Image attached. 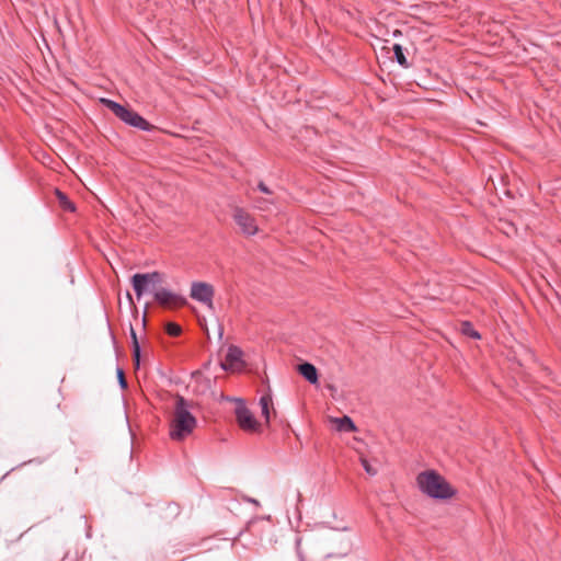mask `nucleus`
<instances>
[{
	"label": "nucleus",
	"instance_id": "nucleus-12",
	"mask_svg": "<svg viewBox=\"0 0 561 561\" xmlns=\"http://www.w3.org/2000/svg\"><path fill=\"white\" fill-rule=\"evenodd\" d=\"M130 337L133 343V360L136 368L140 366V345L137 339V333L134 328L130 325Z\"/></svg>",
	"mask_w": 561,
	"mask_h": 561
},
{
	"label": "nucleus",
	"instance_id": "nucleus-17",
	"mask_svg": "<svg viewBox=\"0 0 561 561\" xmlns=\"http://www.w3.org/2000/svg\"><path fill=\"white\" fill-rule=\"evenodd\" d=\"M165 331L171 336H178L182 332V329L179 324H176L174 322H169L165 325Z\"/></svg>",
	"mask_w": 561,
	"mask_h": 561
},
{
	"label": "nucleus",
	"instance_id": "nucleus-15",
	"mask_svg": "<svg viewBox=\"0 0 561 561\" xmlns=\"http://www.w3.org/2000/svg\"><path fill=\"white\" fill-rule=\"evenodd\" d=\"M393 53H394V57H396L397 62L399 65L403 66V67H408V61H407V58L404 56L402 46L399 45V44H394L393 45Z\"/></svg>",
	"mask_w": 561,
	"mask_h": 561
},
{
	"label": "nucleus",
	"instance_id": "nucleus-14",
	"mask_svg": "<svg viewBox=\"0 0 561 561\" xmlns=\"http://www.w3.org/2000/svg\"><path fill=\"white\" fill-rule=\"evenodd\" d=\"M260 405L262 410V415L265 419L266 423H270V407L272 405V397L271 394H264L260 398Z\"/></svg>",
	"mask_w": 561,
	"mask_h": 561
},
{
	"label": "nucleus",
	"instance_id": "nucleus-16",
	"mask_svg": "<svg viewBox=\"0 0 561 561\" xmlns=\"http://www.w3.org/2000/svg\"><path fill=\"white\" fill-rule=\"evenodd\" d=\"M461 331L472 339H480V334L472 328L470 322H463Z\"/></svg>",
	"mask_w": 561,
	"mask_h": 561
},
{
	"label": "nucleus",
	"instance_id": "nucleus-4",
	"mask_svg": "<svg viewBox=\"0 0 561 561\" xmlns=\"http://www.w3.org/2000/svg\"><path fill=\"white\" fill-rule=\"evenodd\" d=\"M162 283V274L159 272L137 273L131 277V285L137 299H140L146 293H152L156 286Z\"/></svg>",
	"mask_w": 561,
	"mask_h": 561
},
{
	"label": "nucleus",
	"instance_id": "nucleus-6",
	"mask_svg": "<svg viewBox=\"0 0 561 561\" xmlns=\"http://www.w3.org/2000/svg\"><path fill=\"white\" fill-rule=\"evenodd\" d=\"M232 218L242 233L247 236H254L257 232V225L255 219L243 208L236 207Z\"/></svg>",
	"mask_w": 561,
	"mask_h": 561
},
{
	"label": "nucleus",
	"instance_id": "nucleus-20",
	"mask_svg": "<svg viewBox=\"0 0 561 561\" xmlns=\"http://www.w3.org/2000/svg\"><path fill=\"white\" fill-rule=\"evenodd\" d=\"M300 545H301V539L297 538L296 539V552H297V556L299 558V561H306L305 556H304V553L301 551Z\"/></svg>",
	"mask_w": 561,
	"mask_h": 561
},
{
	"label": "nucleus",
	"instance_id": "nucleus-2",
	"mask_svg": "<svg viewBox=\"0 0 561 561\" xmlns=\"http://www.w3.org/2000/svg\"><path fill=\"white\" fill-rule=\"evenodd\" d=\"M190 403L182 396L176 397L170 437L182 440L187 437L196 426V419L190 411Z\"/></svg>",
	"mask_w": 561,
	"mask_h": 561
},
{
	"label": "nucleus",
	"instance_id": "nucleus-19",
	"mask_svg": "<svg viewBox=\"0 0 561 561\" xmlns=\"http://www.w3.org/2000/svg\"><path fill=\"white\" fill-rule=\"evenodd\" d=\"M117 379H118V383H119L121 388L122 389H126L127 388V381H126V378H125L124 370L122 368H117Z\"/></svg>",
	"mask_w": 561,
	"mask_h": 561
},
{
	"label": "nucleus",
	"instance_id": "nucleus-3",
	"mask_svg": "<svg viewBox=\"0 0 561 561\" xmlns=\"http://www.w3.org/2000/svg\"><path fill=\"white\" fill-rule=\"evenodd\" d=\"M100 102L125 124L145 131L153 129V126L137 112L110 99L102 98Z\"/></svg>",
	"mask_w": 561,
	"mask_h": 561
},
{
	"label": "nucleus",
	"instance_id": "nucleus-1",
	"mask_svg": "<svg viewBox=\"0 0 561 561\" xmlns=\"http://www.w3.org/2000/svg\"><path fill=\"white\" fill-rule=\"evenodd\" d=\"M416 484L420 491L431 499L448 500L456 494L449 482L435 470H425L417 474Z\"/></svg>",
	"mask_w": 561,
	"mask_h": 561
},
{
	"label": "nucleus",
	"instance_id": "nucleus-11",
	"mask_svg": "<svg viewBox=\"0 0 561 561\" xmlns=\"http://www.w3.org/2000/svg\"><path fill=\"white\" fill-rule=\"evenodd\" d=\"M334 423L336 424V430L340 432L351 433L356 431V426L353 420L350 416H342L334 419Z\"/></svg>",
	"mask_w": 561,
	"mask_h": 561
},
{
	"label": "nucleus",
	"instance_id": "nucleus-10",
	"mask_svg": "<svg viewBox=\"0 0 561 561\" xmlns=\"http://www.w3.org/2000/svg\"><path fill=\"white\" fill-rule=\"evenodd\" d=\"M298 371L311 385L318 383V370L314 365L310 363H302L298 365Z\"/></svg>",
	"mask_w": 561,
	"mask_h": 561
},
{
	"label": "nucleus",
	"instance_id": "nucleus-8",
	"mask_svg": "<svg viewBox=\"0 0 561 561\" xmlns=\"http://www.w3.org/2000/svg\"><path fill=\"white\" fill-rule=\"evenodd\" d=\"M153 298L159 305L163 307H179L184 306L187 302L185 297L167 288H158L154 290Z\"/></svg>",
	"mask_w": 561,
	"mask_h": 561
},
{
	"label": "nucleus",
	"instance_id": "nucleus-21",
	"mask_svg": "<svg viewBox=\"0 0 561 561\" xmlns=\"http://www.w3.org/2000/svg\"><path fill=\"white\" fill-rule=\"evenodd\" d=\"M257 188L264 193V194H272V191L268 188V186L264 182H260L257 184Z\"/></svg>",
	"mask_w": 561,
	"mask_h": 561
},
{
	"label": "nucleus",
	"instance_id": "nucleus-13",
	"mask_svg": "<svg viewBox=\"0 0 561 561\" xmlns=\"http://www.w3.org/2000/svg\"><path fill=\"white\" fill-rule=\"evenodd\" d=\"M55 194L58 199L59 206L64 210L70 211V213H73L76 210L75 204L69 199V197L64 192H61L60 190L57 188Z\"/></svg>",
	"mask_w": 561,
	"mask_h": 561
},
{
	"label": "nucleus",
	"instance_id": "nucleus-23",
	"mask_svg": "<svg viewBox=\"0 0 561 561\" xmlns=\"http://www.w3.org/2000/svg\"><path fill=\"white\" fill-rule=\"evenodd\" d=\"M249 501H250L252 504H257V501H256V500H254V499H250Z\"/></svg>",
	"mask_w": 561,
	"mask_h": 561
},
{
	"label": "nucleus",
	"instance_id": "nucleus-5",
	"mask_svg": "<svg viewBox=\"0 0 561 561\" xmlns=\"http://www.w3.org/2000/svg\"><path fill=\"white\" fill-rule=\"evenodd\" d=\"M215 290L213 285L205 282H193L191 286L190 296L192 299L206 305L207 307H213Z\"/></svg>",
	"mask_w": 561,
	"mask_h": 561
},
{
	"label": "nucleus",
	"instance_id": "nucleus-18",
	"mask_svg": "<svg viewBox=\"0 0 561 561\" xmlns=\"http://www.w3.org/2000/svg\"><path fill=\"white\" fill-rule=\"evenodd\" d=\"M360 462H362V466H363L364 470H365L368 474H370V476H375V474L377 473V470H376V469H374V468L369 465V462H368V460H367V459H365V458H360Z\"/></svg>",
	"mask_w": 561,
	"mask_h": 561
},
{
	"label": "nucleus",
	"instance_id": "nucleus-9",
	"mask_svg": "<svg viewBox=\"0 0 561 561\" xmlns=\"http://www.w3.org/2000/svg\"><path fill=\"white\" fill-rule=\"evenodd\" d=\"M243 352L240 347L231 345L228 347L226 358L220 366L224 370H233L242 362Z\"/></svg>",
	"mask_w": 561,
	"mask_h": 561
},
{
	"label": "nucleus",
	"instance_id": "nucleus-7",
	"mask_svg": "<svg viewBox=\"0 0 561 561\" xmlns=\"http://www.w3.org/2000/svg\"><path fill=\"white\" fill-rule=\"evenodd\" d=\"M236 417L239 426L243 431H257L259 423L242 400H238V404L236 407Z\"/></svg>",
	"mask_w": 561,
	"mask_h": 561
},
{
	"label": "nucleus",
	"instance_id": "nucleus-22",
	"mask_svg": "<svg viewBox=\"0 0 561 561\" xmlns=\"http://www.w3.org/2000/svg\"><path fill=\"white\" fill-rule=\"evenodd\" d=\"M256 203H257V207H259L260 209H264V208H265V207H264V205H265L266 203L274 204V201H272V199H265V198H262V199H259Z\"/></svg>",
	"mask_w": 561,
	"mask_h": 561
}]
</instances>
